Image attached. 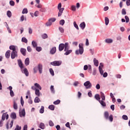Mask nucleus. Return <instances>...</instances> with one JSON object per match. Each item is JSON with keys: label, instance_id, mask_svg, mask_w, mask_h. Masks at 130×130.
I'll return each instance as SVG.
<instances>
[{"label": "nucleus", "instance_id": "f3484780", "mask_svg": "<svg viewBox=\"0 0 130 130\" xmlns=\"http://www.w3.org/2000/svg\"><path fill=\"white\" fill-rule=\"evenodd\" d=\"M64 45V51H67V50H69V48H70V47L69 46V43H66Z\"/></svg>", "mask_w": 130, "mask_h": 130}, {"label": "nucleus", "instance_id": "052dcab7", "mask_svg": "<svg viewBox=\"0 0 130 130\" xmlns=\"http://www.w3.org/2000/svg\"><path fill=\"white\" fill-rule=\"evenodd\" d=\"M6 27L9 33H12V31L11 30V29H10V27H9V25L7 24Z\"/></svg>", "mask_w": 130, "mask_h": 130}, {"label": "nucleus", "instance_id": "9b49d317", "mask_svg": "<svg viewBox=\"0 0 130 130\" xmlns=\"http://www.w3.org/2000/svg\"><path fill=\"white\" fill-rule=\"evenodd\" d=\"M5 56L6 58H10V56H11V50H8L5 54Z\"/></svg>", "mask_w": 130, "mask_h": 130}, {"label": "nucleus", "instance_id": "6e6552de", "mask_svg": "<svg viewBox=\"0 0 130 130\" xmlns=\"http://www.w3.org/2000/svg\"><path fill=\"white\" fill-rule=\"evenodd\" d=\"M38 69L39 70L40 74H41L43 70V66H42V64L39 63L38 66Z\"/></svg>", "mask_w": 130, "mask_h": 130}, {"label": "nucleus", "instance_id": "c85d7f7f", "mask_svg": "<svg viewBox=\"0 0 130 130\" xmlns=\"http://www.w3.org/2000/svg\"><path fill=\"white\" fill-rule=\"evenodd\" d=\"M105 41L106 43H112V42H113V40L111 39H107Z\"/></svg>", "mask_w": 130, "mask_h": 130}, {"label": "nucleus", "instance_id": "f257e3e1", "mask_svg": "<svg viewBox=\"0 0 130 130\" xmlns=\"http://www.w3.org/2000/svg\"><path fill=\"white\" fill-rule=\"evenodd\" d=\"M84 45L83 44H79V50H77L75 52L76 54L79 55V54H83V53L84 52Z\"/></svg>", "mask_w": 130, "mask_h": 130}, {"label": "nucleus", "instance_id": "a211bd4d", "mask_svg": "<svg viewBox=\"0 0 130 130\" xmlns=\"http://www.w3.org/2000/svg\"><path fill=\"white\" fill-rule=\"evenodd\" d=\"M18 63L19 67H20V68L21 69H22V68H23V63L22 62V60H21V59L18 60Z\"/></svg>", "mask_w": 130, "mask_h": 130}, {"label": "nucleus", "instance_id": "72a5a7b5", "mask_svg": "<svg viewBox=\"0 0 130 130\" xmlns=\"http://www.w3.org/2000/svg\"><path fill=\"white\" fill-rule=\"evenodd\" d=\"M22 42H24V43H28V40L26 39L25 37H23L21 40Z\"/></svg>", "mask_w": 130, "mask_h": 130}, {"label": "nucleus", "instance_id": "423d86ee", "mask_svg": "<svg viewBox=\"0 0 130 130\" xmlns=\"http://www.w3.org/2000/svg\"><path fill=\"white\" fill-rule=\"evenodd\" d=\"M15 57H18V52L17 51L11 52V58L14 59Z\"/></svg>", "mask_w": 130, "mask_h": 130}, {"label": "nucleus", "instance_id": "2f4dec72", "mask_svg": "<svg viewBox=\"0 0 130 130\" xmlns=\"http://www.w3.org/2000/svg\"><path fill=\"white\" fill-rule=\"evenodd\" d=\"M31 44L33 47H37V43L35 42V41H32L31 42Z\"/></svg>", "mask_w": 130, "mask_h": 130}, {"label": "nucleus", "instance_id": "7ed1b4c3", "mask_svg": "<svg viewBox=\"0 0 130 130\" xmlns=\"http://www.w3.org/2000/svg\"><path fill=\"white\" fill-rule=\"evenodd\" d=\"M51 64L52 66H54V67H59L62 63L61 61L59 60V61H54L53 62H51Z\"/></svg>", "mask_w": 130, "mask_h": 130}, {"label": "nucleus", "instance_id": "5701e85b", "mask_svg": "<svg viewBox=\"0 0 130 130\" xmlns=\"http://www.w3.org/2000/svg\"><path fill=\"white\" fill-rule=\"evenodd\" d=\"M25 66H29V63H30V60L29 58H26L25 60Z\"/></svg>", "mask_w": 130, "mask_h": 130}, {"label": "nucleus", "instance_id": "774afa93", "mask_svg": "<svg viewBox=\"0 0 130 130\" xmlns=\"http://www.w3.org/2000/svg\"><path fill=\"white\" fill-rule=\"evenodd\" d=\"M23 130H28V126L27 125H24Z\"/></svg>", "mask_w": 130, "mask_h": 130}, {"label": "nucleus", "instance_id": "13d9d810", "mask_svg": "<svg viewBox=\"0 0 130 130\" xmlns=\"http://www.w3.org/2000/svg\"><path fill=\"white\" fill-rule=\"evenodd\" d=\"M27 51H28V52H31V51H32V48H31V47H30V46H27Z\"/></svg>", "mask_w": 130, "mask_h": 130}, {"label": "nucleus", "instance_id": "1a4fd4ad", "mask_svg": "<svg viewBox=\"0 0 130 130\" xmlns=\"http://www.w3.org/2000/svg\"><path fill=\"white\" fill-rule=\"evenodd\" d=\"M25 115H26L25 109H23L21 111L19 112V116L20 117H22V116H25Z\"/></svg>", "mask_w": 130, "mask_h": 130}, {"label": "nucleus", "instance_id": "a18cd8bd", "mask_svg": "<svg viewBox=\"0 0 130 130\" xmlns=\"http://www.w3.org/2000/svg\"><path fill=\"white\" fill-rule=\"evenodd\" d=\"M74 26L77 30H79V26H78V24H77V22H76V21L74 22Z\"/></svg>", "mask_w": 130, "mask_h": 130}, {"label": "nucleus", "instance_id": "4c0bfd02", "mask_svg": "<svg viewBox=\"0 0 130 130\" xmlns=\"http://www.w3.org/2000/svg\"><path fill=\"white\" fill-rule=\"evenodd\" d=\"M44 113V107L43 106H41V109H40V113Z\"/></svg>", "mask_w": 130, "mask_h": 130}, {"label": "nucleus", "instance_id": "473e14b6", "mask_svg": "<svg viewBox=\"0 0 130 130\" xmlns=\"http://www.w3.org/2000/svg\"><path fill=\"white\" fill-rule=\"evenodd\" d=\"M13 108L15 110H17V109H18V105H17V103H16V102H14Z\"/></svg>", "mask_w": 130, "mask_h": 130}, {"label": "nucleus", "instance_id": "e433bc0d", "mask_svg": "<svg viewBox=\"0 0 130 130\" xmlns=\"http://www.w3.org/2000/svg\"><path fill=\"white\" fill-rule=\"evenodd\" d=\"M99 71L101 75H102V76L103 75V73L104 72L103 71V70H102V68H101V66H99Z\"/></svg>", "mask_w": 130, "mask_h": 130}, {"label": "nucleus", "instance_id": "a878e982", "mask_svg": "<svg viewBox=\"0 0 130 130\" xmlns=\"http://www.w3.org/2000/svg\"><path fill=\"white\" fill-rule=\"evenodd\" d=\"M23 72L26 77H28V76H29V72H28V70H27V68H25L23 70Z\"/></svg>", "mask_w": 130, "mask_h": 130}, {"label": "nucleus", "instance_id": "39448f33", "mask_svg": "<svg viewBox=\"0 0 130 130\" xmlns=\"http://www.w3.org/2000/svg\"><path fill=\"white\" fill-rule=\"evenodd\" d=\"M5 119H9V114H8V113H4L2 115V120L4 121Z\"/></svg>", "mask_w": 130, "mask_h": 130}, {"label": "nucleus", "instance_id": "0e129e2a", "mask_svg": "<svg viewBox=\"0 0 130 130\" xmlns=\"http://www.w3.org/2000/svg\"><path fill=\"white\" fill-rule=\"evenodd\" d=\"M33 32V30H32L31 29V27H29V28H28V33L29 34H32V32Z\"/></svg>", "mask_w": 130, "mask_h": 130}, {"label": "nucleus", "instance_id": "c03bdc74", "mask_svg": "<svg viewBox=\"0 0 130 130\" xmlns=\"http://www.w3.org/2000/svg\"><path fill=\"white\" fill-rule=\"evenodd\" d=\"M7 15L9 18H11V17H12V12H11L10 11H8L7 13Z\"/></svg>", "mask_w": 130, "mask_h": 130}, {"label": "nucleus", "instance_id": "4d7b16f0", "mask_svg": "<svg viewBox=\"0 0 130 130\" xmlns=\"http://www.w3.org/2000/svg\"><path fill=\"white\" fill-rule=\"evenodd\" d=\"M10 6H15V2L13 1H10Z\"/></svg>", "mask_w": 130, "mask_h": 130}, {"label": "nucleus", "instance_id": "4be33fe9", "mask_svg": "<svg viewBox=\"0 0 130 130\" xmlns=\"http://www.w3.org/2000/svg\"><path fill=\"white\" fill-rule=\"evenodd\" d=\"M9 49H10V50H12V52L17 51L16 50V46H10Z\"/></svg>", "mask_w": 130, "mask_h": 130}, {"label": "nucleus", "instance_id": "ddd939ff", "mask_svg": "<svg viewBox=\"0 0 130 130\" xmlns=\"http://www.w3.org/2000/svg\"><path fill=\"white\" fill-rule=\"evenodd\" d=\"M58 10H59V12L58 13V17H60V16H61V15L62 14V12H63L64 8H62Z\"/></svg>", "mask_w": 130, "mask_h": 130}, {"label": "nucleus", "instance_id": "393cba45", "mask_svg": "<svg viewBox=\"0 0 130 130\" xmlns=\"http://www.w3.org/2000/svg\"><path fill=\"white\" fill-rule=\"evenodd\" d=\"M94 98L96 99V100H98L99 102L100 101V99H101V98H100V95L99 94H96L94 96Z\"/></svg>", "mask_w": 130, "mask_h": 130}, {"label": "nucleus", "instance_id": "aec40b11", "mask_svg": "<svg viewBox=\"0 0 130 130\" xmlns=\"http://www.w3.org/2000/svg\"><path fill=\"white\" fill-rule=\"evenodd\" d=\"M35 103H39V102H41V101L40 100V99L38 98V96H36L34 100Z\"/></svg>", "mask_w": 130, "mask_h": 130}, {"label": "nucleus", "instance_id": "09e8293b", "mask_svg": "<svg viewBox=\"0 0 130 130\" xmlns=\"http://www.w3.org/2000/svg\"><path fill=\"white\" fill-rule=\"evenodd\" d=\"M36 47L37 51H38L39 52L41 51V50H42V48H41V47Z\"/></svg>", "mask_w": 130, "mask_h": 130}, {"label": "nucleus", "instance_id": "338daca9", "mask_svg": "<svg viewBox=\"0 0 130 130\" xmlns=\"http://www.w3.org/2000/svg\"><path fill=\"white\" fill-rule=\"evenodd\" d=\"M71 9L72 11H76V6H72L71 7Z\"/></svg>", "mask_w": 130, "mask_h": 130}, {"label": "nucleus", "instance_id": "49530a36", "mask_svg": "<svg viewBox=\"0 0 130 130\" xmlns=\"http://www.w3.org/2000/svg\"><path fill=\"white\" fill-rule=\"evenodd\" d=\"M21 129H22V127H21L19 125H17L14 130H21Z\"/></svg>", "mask_w": 130, "mask_h": 130}, {"label": "nucleus", "instance_id": "6e6d98bb", "mask_svg": "<svg viewBox=\"0 0 130 130\" xmlns=\"http://www.w3.org/2000/svg\"><path fill=\"white\" fill-rule=\"evenodd\" d=\"M125 19L126 23H128V22H129V18L127 17V16H125Z\"/></svg>", "mask_w": 130, "mask_h": 130}, {"label": "nucleus", "instance_id": "4468645a", "mask_svg": "<svg viewBox=\"0 0 130 130\" xmlns=\"http://www.w3.org/2000/svg\"><path fill=\"white\" fill-rule=\"evenodd\" d=\"M26 50L25 48H22L20 49V52L21 53H22V55H24V56L26 55Z\"/></svg>", "mask_w": 130, "mask_h": 130}, {"label": "nucleus", "instance_id": "de8ad7c7", "mask_svg": "<svg viewBox=\"0 0 130 130\" xmlns=\"http://www.w3.org/2000/svg\"><path fill=\"white\" fill-rule=\"evenodd\" d=\"M49 72L52 76H54V72L53 71V70L52 69L50 68L49 69Z\"/></svg>", "mask_w": 130, "mask_h": 130}, {"label": "nucleus", "instance_id": "dca6fc26", "mask_svg": "<svg viewBox=\"0 0 130 130\" xmlns=\"http://www.w3.org/2000/svg\"><path fill=\"white\" fill-rule=\"evenodd\" d=\"M79 27H80V28H81V29H82V30H84V29H85V27H86V24L84 22H82L80 24Z\"/></svg>", "mask_w": 130, "mask_h": 130}, {"label": "nucleus", "instance_id": "412c9836", "mask_svg": "<svg viewBox=\"0 0 130 130\" xmlns=\"http://www.w3.org/2000/svg\"><path fill=\"white\" fill-rule=\"evenodd\" d=\"M93 62L95 67H98V66H99V62H98V60L96 59V58L93 59Z\"/></svg>", "mask_w": 130, "mask_h": 130}, {"label": "nucleus", "instance_id": "37998d69", "mask_svg": "<svg viewBox=\"0 0 130 130\" xmlns=\"http://www.w3.org/2000/svg\"><path fill=\"white\" fill-rule=\"evenodd\" d=\"M64 23H65V21H64V20L63 19H61L59 21V24L60 25H61V26H63V25H64Z\"/></svg>", "mask_w": 130, "mask_h": 130}, {"label": "nucleus", "instance_id": "8fccbe9b", "mask_svg": "<svg viewBox=\"0 0 130 130\" xmlns=\"http://www.w3.org/2000/svg\"><path fill=\"white\" fill-rule=\"evenodd\" d=\"M28 13V10L26 8L24 9L22 12V14H27Z\"/></svg>", "mask_w": 130, "mask_h": 130}, {"label": "nucleus", "instance_id": "bb28decb", "mask_svg": "<svg viewBox=\"0 0 130 130\" xmlns=\"http://www.w3.org/2000/svg\"><path fill=\"white\" fill-rule=\"evenodd\" d=\"M35 94L38 97H39L40 96V91L39 89H36L35 90Z\"/></svg>", "mask_w": 130, "mask_h": 130}, {"label": "nucleus", "instance_id": "f8f14e48", "mask_svg": "<svg viewBox=\"0 0 130 130\" xmlns=\"http://www.w3.org/2000/svg\"><path fill=\"white\" fill-rule=\"evenodd\" d=\"M51 54H54V53H55V52H56V47H53L50 51Z\"/></svg>", "mask_w": 130, "mask_h": 130}, {"label": "nucleus", "instance_id": "5fc2aeb1", "mask_svg": "<svg viewBox=\"0 0 130 130\" xmlns=\"http://www.w3.org/2000/svg\"><path fill=\"white\" fill-rule=\"evenodd\" d=\"M47 37H48V36H47V34H45L42 35V38L43 39H46V38H47Z\"/></svg>", "mask_w": 130, "mask_h": 130}, {"label": "nucleus", "instance_id": "7c9ffc66", "mask_svg": "<svg viewBox=\"0 0 130 130\" xmlns=\"http://www.w3.org/2000/svg\"><path fill=\"white\" fill-rule=\"evenodd\" d=\"M35 86L37 88V89H39V90H41V89H42L40 85L38 83H35Z\"/></svg>", "mask_w": 130, "mask_h": 130}, {"label": "nucleus", "instance_id": "69168bd1", "mask_svg": "<svg viewBox=\"0 0 130 130\" xmlns=\"http://www.w3.org/2000/svg\"><path fill=\"white\" fill-rule=\"evenodd\" d=\"M40 11L42 12V13H44L45 12V8H41L40 9Z\"/></svg>", "mask_w": 130, "mask_h": 130}, {"label": "nucleus", "instance_id": "f704fd0d", "mask_svg": "<svg viewBox=\"0 0 130 130\" xmlns=\"http://www.w3.org/2000/svg\"><path fill=\"white\" fill-rule=\"evenodd\" d=\"M66 53H64V55H69V54H70V53H72V50H67Z\"/></svg>", "mask_w": 130, "mask_h": 130}, {"label": "nucleus", "instance_id": "3c124183", "mask_svg": "<svg viewBox=\"0 0 130 130\" xmlns=\"http://www.w3.org/2000/svg\"><path fill=\"white\" fill-rule=\"evenodd\" d=\"M59 30L61 33H63V32H64V29L61 27H59Z\"/></svg>", "mask_w": 130, "mask_h": 130}, {"label": "nucleus", "instance_id": "0eeeda50", "mask_svg": "<svg viewBox=\"0 0 130 130\" xmlns=\"http://www.w3.org/2000/svg\"><path fill=\"white\" fill-rule=\"evenodd\" d=\"M8 89H9L10 91V96L11 97H14V96H15V93H14V91H13V87L10 86L9 87H8Z\"/></svg>", "mask_w": 130, "mask_h": 130}, {"label": "nucleus", "instance_id": "cd10ccee", "mask_svg": "<svg viewBox=\"0 0 130 130\" xmlns=\"http://www.w3.org/2000/svg\"><path fill=\"white\" fill-rule=\"evenodd\" d=\"M99 102L100 103L102 106H104V107L106 106V103H105V102L101 100V101H99Z\"/></svg>", "mask_w": 130, "mask_h": 130}, {"label": "nucleus", "instance_id": "b1692460", "mask_svg": "<svg viewBox=\"0 0 130 130\" xmlns=\"http://www.w3.org/2000/svg\"><path fill=\"white\" fill-rule=\"evenodd\" d=\"M11 117L13 119H16V118H17V115L15 113H12L11 114Z\"/></svg>", "mask_w": 130, "mask_h": 130}, {"label": "nucleus", "instance_id": "58836bf2", "mask_svg": "<svg viewBox=\"0 0 130 130\" xmlns=\"http://www.w3.org/2000/svg\"><path fill=\"white\" fill-rule=\"evenodd\" d=\"M48 108L49 109H50V110H54V108H55L54 105H50L49 106Z\"/></svg>", "mask_w": 130, "mask_h": 130}, {"label": "nucleus", "instance_id": "6ab92c4d", "mask_svg": "<svg viewBox=\"0 0 130 130\" xmlns=\"http://www.w3.org/2000/svg\"><path fill=\"white\" fill-rule=\"evenodd\" d=\"M100 94H101V98H102V100L103 101H105V95L104 94V93L102 92H101Z\"/></svg>", "mask_w": 130, "mask_h": 130}, {"label": "nucleus", "instance_id": "680f3d73", "mask_svg": "<svg viewBox=\"0 0 130 130\" xmlns=\"http://www.w3.org/2000/svg\"><path fill=\"white\" fill-rule=\"evenodd\" d=\"M122 15H126V11H125V10L124 9H123L122 10Z\"/></svg>", "mask_w": 130, "mask_h": 130}, {"label": "nucleus", "instance_id": "c9c22d12", "mask_svg": "<svg viewBox=\"0 0 130 130\" xmlns=\"http://www.w3.org/2000/svg\"><path fill=\"white\" fill-rule=\"evenodd\" d=\"M50 90L52 93H55V91L54 90V86H53V85L51 86Z\"/></svg>", "mask_w": 130, "mask_h": 130}, {"label": "nucleus", "instance_id": "20e7f679", "mask_svg": "<svg viewBox=\"0 0 130 130\" xmlns=\"http://www.w3.org/2000/svg\"><path fill=\"white\" fill-rule=\"evenodd\" d=\"M84 86L86 87V89H91L92 87V83L90 81H87L84 83Z\"/></svg>", "mask_w": 130, "mask_h": 130}, {"label": "nucleus", "instance_id": "79ce46f5", "mask_svg": "<svg viewBox=\"0 0 130 130\" xmlns=\"http://www.w3.org/2000/svg\"><path fill=\"white\" fill-rule=\"evenodd\" d=\"M49 21H50L51 23H53L54 22H55V21H56V18H51L49 19Z\"/></svg>", "mask_w": 130, "mask_h": 130}, {"label": "nucleus", "instance_id": "a19ab883", "mask_svg": "<svg viewBox=\"0 0 130 130\" xmlns=\"http://www.w3.org/2000/svg\"><path fill=\"white\" fill-rule=\"evenodd\" d=\"M51 25H52V22H51L50 21H49V20H48V22H47L46 23V25L48 27L49 26H51Z\"/></svg>", "mask_w": 130, "mask_h": 130}, {"label": "nucleus", "instance_id": "603ef678", "mask_svg": "<svg viewBox=\"0 0 130 130\" xmlns=\"http://www.w3.org/2000/svg\"><path fill=\"white\" fill-rule=\"evenodd\" d=\"M122 118L123 119H124V120H127V119H128V117H127V116L125 115H123L122 116Z\"/></svg>", "mask_w": 130, "mask_h": 130}, {"label": "nucleus", "instance_id": "2eb2a0df", "mask_svg": "<svg viewBox=\"0 0 130 130\" xmlns=\"http://www.w3.org/2000/svg\"><path fill=\"white\" fill-rule=\"evenodd\" d=\"M39 127H40V128H41V129H44V128H45V124H44V123L41 122L40 123Z\"/></svg>", "mask_w": 130, "mask_h": 130}, {"label": "nucleus", "instance_id": "bf43d9fd", "mask_svg": "<svg viewBox=\"0 0 130 130\" xmlns=\"http://www.w3.org/2000/svg\"><path fill=\"white\" fill-rule=\"evenodd\" d=\"M49 123L50 126H53L54 125L53 122L52 121H49Z\"/></svg>", "mask_w": 130, "mask_h": 130}, {"label": "nucleus", "instance_id": "f03ea898", "mask_svg": "<svg viewBox=\"0 0 130 130\" xmlns=\"http://www.w3.org/2000/svg\"><path fill=\"white\" fill-rule=\"evenodd\" d=\"M104 117L106 119H109L111 122L113 121V116L112 115H110L109 116V113L108 112H105L104 113Z\"/></svg>", "mask_w": 130, "mask_h": 130}, {"label": "nucleus", "instance_id": "9d476101", "mask_svg": "<svg viewBox=\"0 0 130 130\" xmlns=\"http://www.w3.org/2000/svg\"><path fill=\"white\" fill-rule=\"evenodd\" d=\"M63 49H64V44L62 43L60 44L59 45V51H62Z\"/></svg>", "mask_w": 130, "mask_h": 130}, {"label": "nucleus", "instance_id": "864d4df0", "mask_svg": "<svg viewBox=\"0 0 130 130\" xmlns=\"http://www.w3.org/2000/svg\"><path fill=\"white\" fill-rule=\"evenodd\" d=\"M20 102L22 106L24 105V100H23V96L21 97Z\"/></svg>", "mask_w": 130, "mask_h": 130}, {"label": "nucleus", "instance_id": "e2e57ef3", "mask_svg": "<svg viewBox=\"0 0 130 130\" xmlns=\"http://www.w3.org/2000/svg\"><path fill=\"white\" fill-rule=\"evenodd\" d=\"M126 6H127L128 7L129 6H130V0H126Z\"/></svg>", "mask_w": 130, "mask_h": 130}, {"label": "nucleus", "instance_id": "ea45409f", "mask_svg": "<svg viewBox=\"0 0 130 130\" xmlns=\"http://www.w3.org/2000/svg\"><path fill=\"white\" fill-rule=\"evenodd\" d=\"M60 103V100H57V101H55V102H53V104L55 105H57Z\"/></svg>", "mask_w": 130, "mask_h": 130}, {"label": "nucleus", "instance_id": "c756f323", "mask_svg": "<svg viewBox=\"0 0 130 130\" xmlns=\"http://www.w3.org/2000/svg\"><path fill=\"white\" fill-rule=\"evenodd\" d=\"M105 24L107 26V25L109 24V19L107 17H105Z\"/></svg>", "mask_w": 130, "mask_h": 130}]
</instances>
